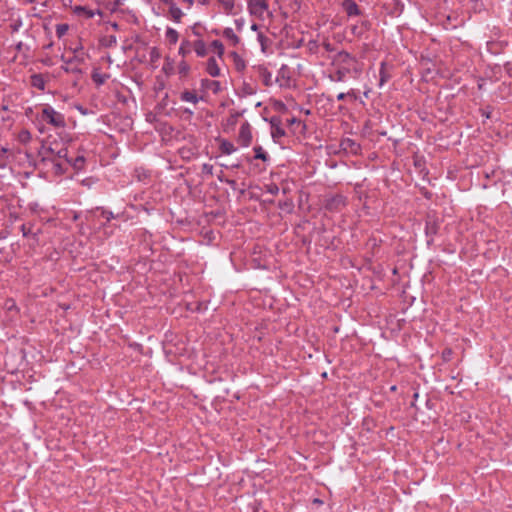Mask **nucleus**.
<instances>
[{
	"label": "nucleus",
	"mask_w": 512,
	"mask_h": 512,
	"mask_svg": "<svg viewBox=\"0 0 512 512\" xmlns=\"http://www.w3.org/2000/svg\"><path fill=\"white\" fill-rule=\"evenodd\" d=\"M440 228L438 218L433 215H428L425 222V235L427 237V244L431 245L434 242V236L437 235Z\"/></svg>",
	"instance_id": "nucleus-5"
},
{
	"label": "nucleus",
	"mask_w": 512,
	"mask_h": 512,
	"mask_svg": "<svg viewBox=\"0 0 512 512\" xmlns=\"http://www.w3.org/2000/svg\"><path fill=\"white\" fill-rule=\"evenodd\" d=\"M219 149L223 154L226 155H230L237 150L234 144L226 139H222L220 141Z\"/></svg>",
	"instance_id": "nucleus-15"
},
{
	"label": "nucleus",
	"mask_w": 512,
	"mask_h": 512,
	"mask_svg": "<svg viewBox=\"0 0 512 512\" xmlns=\"http://www.w3.org/2000/svg\"><path fill=\"white\" fill-rule=\"evenodd\" d=\"M93 79H94L95 82H98L100 84L103 83V80L100 79V77L93 76Z\"/></svg>",
	"instance_id": "nucleus-48"
},
{
	"label": "nucleus",
	"mask_w": 512,
	"mask_h": 512,
	"mask_svg": "<svg viewBox=\"0 0 512 512\" xmlns=\"http://www.w3.org/2000/svg\"><path fill=\"white\" fill-rule=\"evenodd\" d=\"M162 69L166 75L172 74L174 70L172 63L170 62L164 64Z\"/></svg>",
	"instance_id": "nucleus-34"
},
{
	"label": "nucleus",
	"mask_w": 512,
	"mask_h": 512,
	"mask_svg": "<svg viewBox=\"0 0 512 512\" xmlns=\"http://www.w3.org/2000/svg\"><path fill=\"white\" fill-rule=\"evenodd\" d=\"M88 55L86 53H76L71 58L66 59L65 56H61V61L64 62L62 69L67 73L81 74L83 73L81 65L86 61Z\"/></svg>",
	"instance_id": "nucleus-4"
},
{
	"label": "nucleus",
	"mask_w": 512,
	"mask_h": 512,
	"mask_svg": "<svg viewBox=\"0 0 512 512\" xmlns=\"http://www.w3.org/2000/svg\"><path fill=\"white\" fill-rule=\"evenodd\" d=\"M207 87L210 88L214 93H218L221 90V84L219 81L215 80H206Z\"/></svg>",
	"instance_id": "nucleus-26"
},
{
	"label": "nucleus",
	"mask_w": 512,
	"mask_h": 512,
	"mask_svg": "<svg viewBox=\"0 0 512 512\" xmlns=\"http://www.w3.org/2000/svg\"><path fill=\"white\" fill-rule=\"evenodd\" d=\"M70 50H72L73 55H75L76 53H85V52L83 51V47H82V45H79V46H77V47H75V48H70Z\"/></svg>",
	"instance_id": "nucleus-43"
},
{
	"label": "nucleus",
	"mask_w": 512,
	"mask_h": 512,
	"mask_svg": "<svg viewBox=\"0 0 512 512\" xmlns=\"http://www.w3.org/2000/svg\"><path fill=\"white\" fill-rule=\"evenodd\" d=\"M102 216L107 220V221H110L114 215L112 212H108V211H102Z\"/></svg>",
	"instance_id": "nucleus-41"
},
{
	"label": "nucleus",
	"mask_w": 512,
	"mask_h": 512,
	"mask_svg": "<svg viewBox=\"0 0 512 512\" xmlns=\"http://www.w3.org/2000/svg\"><path fill=\"white\" fill-rule=\"evenodd\" d=\"M68 31V25L67 24H58L56 26V34L60 38L64 36Z\"/></svg>",
	"instance_id": "nucleus-28"
},
{
	"label": "nucleus",
	"mask_w": 512,
	"mask_h": 512,
	"mask_svg": "<svg viewBox=\"0 0 512 512\" xmlns=\"http://www.w3.org/2000/svg\"><path fill=\"white\" fill-rule=\"evenodd\" d=\"M268 192L272 195H276L278 192H279V188L277 185L273 184V185H270L269 188H268Z\"/></svg>",
	"instance_id": "nucleus-40"
},
{
	"label": "nucleus",
	"mask_w": 512,
	"mask_h": 512,
	"mask_svg": "<svg viewBox=\"0 0 512 512\" xmlns=\"http://www.w3.org/2000/svg\"><path fill=\"white\" fill-rule=\"evenodd\" d=\"M39 155L43 161L55 162L56 160L64 159L66 162H70L68 149L57 140L43 143Z\"/></svg>",
	"instance_id": "nucleus-2"
},
{
	"label": "nucleus",
	"mask_w": 512,
	"mask_h": 512,
	"mask_svg": "<svg viewBox=\"0 0 512 512\" xmlns=\"http://www.w3.org/2000/svg\"><path fill=\"white\" fill-rule=\"evenodd\" d=\"M234 23H235L236 29L238 31H242L244 24H245L244 19L243 18L235 19Z\"/></svg>",
	"instance_id": "nucleus-37"
},
{
	"label": "nucleus",
	"mask_w": 512,
	"mask_h": 512,
	"mask_svg": "<svg viewBox=\"0 0 512 512\" xmlns=\"http://www.w3.org/2000/svg\"><path fill=\"white\" fill-rule=\"evenodd\" d=\"M184 112H185V113H188V114H190V115H192V114H193V111H192V110H190V109H187V108L184 110Z\"/></svg>",
	"instance_id": "nucleus-52"
},
{
	"label": "nucleus",
	"mask_w": 512,
	"mask_h": 512,
	"mask_svg": "<svg viewBox=\"0 0 512 512\" xmlns=\"http://www.w3.org/2000/svg\"><path fill=\"white\" fill-rule=\"evenodd\" d=\"M348 96H353V97H355L354 91H353V90H350V91H349V92H347V93H343V92L339 93V94L337 95V100H339V101H343V100H344L346 97H348Z\"/></svg>",
	"instance_id": "nucleus-35"
},
{
	"label": "nucleus",
	"mask_w": 512,
	"mask_h": 512,
	"mask_svg": "<svg viewBox=\"0 0 512 512\" xmlns=\"http://www.w3.org/2000/svg\"><path fill=\"white\" fill-rule=\"evenodd\" d=\"M41 121L55 127L64 128L66 126L65 117L62 113L56 111L50 105H44L40 115Z\"/></svg>",
	"instance_id": "nucleus-3"
},
{
	"label": "nucleus",
	"mask_w": 512,
	"mask_h": 512,
	"mask_svg": "<svg viewBox=\"0 0 512 512\" xmlns=\"http://www.w3.org/2000/svg\"><path fill=\"white\" fill-rule=\"evenodd\" d=\"M295 121H296V119H295V118H292L290 122H291V123H294Z\"/></svg>",
	"instance_id": "nucleus-56"
},
{
	"label": "nucleus",
	"mask_w": 512,
	"mask_h": 512,
	"mask_svg": "<svg viewBox=\"0 0 512 512\" xmlns=\"http://www.w3.org/2000/svg\"><path fill=\"white\" fill-rule=\"evenodd\" d=\"M258 28H259V26H258L256 23H253V24L251 25V30H253V31H257V30H258Z\"/></svg>",
	"instance_id": "nucleus-46"
},
{
	"label": "nucleus",
	"mask_w": 512,
	"mask_h": 512,
	"mask_svg": "<svg viewBox=\"0 0 512 512\" xmlns=\"http://www.w3.org/2000/svg\"><path fill=\"white\" fill-rule=\"evenodd\" d=\"M267 0H248L247 8L250 15L262 19L268 10Z\"/></svg>",
	"instance_id": "nucleus-6"
},
{
	"label": "nucleus",
	"mask_w": 512,
	"mask_h": 512,
	"mask_svg": "<svg viewBox=\"0 0 512 512\" xmlns=\"http://www.w3.org/2000/svg\"><path fill=\"white\" fill-rule=\"evenodd\" d=\"M258 70H259L260 74L265 77V84L268 85L270 77H271V74L263 66H259Z\"/></svg>",
	"instance_id": "nucleus-30"
},
{
	"label": "nucleus",
	"mask_w": 512,
	"mask_h": 512,
	"mask_svg": "<svg viewBox=\"0 0 512 512\" xmlns=\"http://www.w3.org/2000/svg\"><path fill=\"white\" fill-rule=\"evenodd\" d=\"M184 1L187 2L189 6H191L194 3V0H184Z\"/></svg>",
	"instance_id": "nucleus-53"
},
{
	"label": "nucleus",
	"mask_w": 512,
	"mask_h": 512,
	"mask_svg": "<svg viewBox=\"0 0 512 512\" xmlns=\"http://www.w3.org/2000/svg\"><path fill=\"white\" fill-rule=\"evenodd\" d=\"M266 39L267 38L264 36L263 33L258 34V40H259L263 50H264V43H265Z\"/></svg>",
	"instance_id": "nucleus-42"
},
{
	"label": "nucleus",
	"mask_w": 512,
	"mask_h": 512,
	"mask_svg": "<svg viewBox=\"0 0 512 512\" xmlns=\"http://www.w3.org/2000/svg\"><path fill=\"white\" fill-rule=\"evenodd\" d=\"M19 137H20V140H21L22 142H27V141H29V140L31 139V134H30V132H29V131H27V130H23V131L20 133Z\"/></svg>",
	"instance_id": "nucleus-33"
},
{
	"label": "nucleus",
	"mask_w": 512,
	"mask_h": 512,
	"mask_svg": "<svg viewBox=\"0 0 512 512\" xmlns=\"http://www.w3.org/2000/svg\"><path fill=\"white\" fill-rule=\"evenodd\" d=\"M223 37L232 46H237L240 42V38L235 34L232 28L227 27L222 32Z\"/></svg>",
	"instance_id": "nucleus-13"
},
{
	"label": "nucleus",
	"mask_w": 512,
	"mask_h": 512,
	"mask_svg": "<svg viewBox=\"0 0 512 512\" xmlns=\"http://www.w3.org/2000/svg\"><path fill=\"white\" fill-rule=\"evenodd\" d=\"M33 227H34L33 223L23 224L20 228L22 235L24 237L33 236L34 238H36L38 233L40 232V230L34 231Z\"/></svg>",
	"instance_id": "nucleus-16"
},
{
	"label": "nucleus",
	"mask_w": 512,
	"mask_h": 512,
	"mask_svg": "<svg viewBox=\"0 0 512 512\" xmlns=\"http://www.w3.org/2000/svg\"><path fill=\"white\" fill-rule=\"evenodd\" d=\"M202 171L207 173V174L212 175L213 174V166L210 165V164L205 163L202 166Z\"/></svg>",
	"instance_id": "nucleus-39"
},
{
	"label": "nucleus",
	"mask_w": 512,
	"mask_h": 512,
	"mask_svg": "<svg viewBox=\"0 0 512 512\" xmlns=\"http://www.w3.org/2000/svg\"><path fill=\"white\" fill-rule=\"evenodd\" d=\"M254 152H255V156H254L255 159H260L264 162L268 160V154L263 150V148L261 146H255Z\"/></svg>",
	"instance_id": "nucleus-23"
},
{
	"label": "nucleus",
	"mask_w": 512,
	"mask_h": 512,
	"mask_svg": "<svg viewBox=\"0 0 512 512\" xmlns=\"http://www.w3.org/2000/svg\"><path fill=\"white\" fill-rule=\"evenodd\" d=\"M218 179H219L220 182H224L225 183V179L226 178H224L222 175H219Z\"/></svg>",
	"instance_id": "nucleus-51"
},
{
	"label": "nucleus",
	"mask_w": 512,
	"mask_h": 512,
	"mask_svg": "<svg viewBox=\"0 0 512 512\" xmlns=\"http://www.w3.org/2000/svg\"><path fill=\"white\" fill-rule=\"evenodd\" d=\"M482 115L485 116L486 118H490V112H482Z\"/></svg>",
	"instance_id": "nucleus-50"
},
{
	"label": "nucleus",
	"mask_w": 512,
	"mask_h": 512,
	"mask_svg": "<svg viewBox=\"0 0 512 512\" xmlns=\"http://www.w3.org/2000/svg\"><path fill=\"white\" fill-rule=\"evenodd\" d=\"M221 5L223 12L227 15H236L240 11V6L236 0H216Z\"/></svg>",
	"instance_id": "nucleus-9"
},
{
	"label": "nucleus",
	"mask_w": 512,
	"mask_h": 512,
	"mask_svg": "<svg viewBox=\"0 0 512 512\" xmlns=\"http://www.w3.org/2000/svg\"><path fill=\"white\" fill-rule=\"evenodd\" d=\"M75 12L78 13V14H83L85 15L87 18H93L94 15H95V12L93 10H90L86 7H83V6H77L75 8Z\"/></svg>",
	"instance_id": "nucleus-25"
},
{
	"label": "nucleus",
	"mask_w": 512,
	"mask_h": 512,
	"mask_svg": "<svg viewBox=\"0 0 512 512\" xmlns=\"http://www.w3.org/2000/svg\"><path fill=\"white\" fill-rule=\"evenodd\" d=\"M31 84L39 90L43 91L45 89V80L41 74L32 75Z\"/></svg>",
	"instance_id": "nucleus-17"
},
{
	"label": "nucleus",
	"mask_w": 512,
	"mask_h": 512,
	"mask_svg": "<svg viewBox=\"0 0 512 512\" xmlns=\"http://www.w3.org/2000/svg\"><path fill=\"white\" fill-rule=\"evenodd\" d=\"M68 163L71 164L75 169H81L84 164V157L78 156L77 158L74 159V161L70 160V162Z\"/></svg>",
	"instance_id": "nucleus-27"
},
{
	"label": "nucleus",
	"mask_w": 512,
	"mask_h": 512,
	"mask_svg": "<svg viewBox=\"0 0 512 512\" xmlns=\"http://www.w3.org/2000/svg\"><path fill=\"white\" fill-rule=\"evenodd\" d=\"M347 204V199L341 194L328 197L325 200V208L329 211H339Z\"/></svg>",
	"instance_id": "nucleus-7"
},
{
	"label": "nucleus",
	"mask_w": 512,
	"mask_h": 512,
	"mask_svg": "<svg viewBox=\"0 0 512 512\" xmlns=\"http://www.w3.org/2000/svg\"><path fill=\"white\" fill-rule=\"evenodd\" d=\"M239 167V164H233L232 165V168H238Z\"/></svg>",
	"instance_id": "nucleus-54"
},
{
	"label": "nucleus",
	"mask_w": 512,
	"mask_h": 512,
	"mask_svg": "<svg viewBox=\"0 0 512 512\" xmlns=\"http://www.w3.org/2000/svg\"><path fill=\"white\" fill-rule=\"evenodd\" d=\"M358 61L350 53L346 51L338 52L332 60V67L334 71L329 74V78L334 82L345 81L347 75L352 73L359 74L360 70L357 68Z\"/></svg>",
	"instance_id": "nucleus-1"
},
{
	"label": "nucleus",
	"mask_w": 512,
	"mask_h": 512,
	"mask_svg": "<svg viewBox=\"0 0 512 512\" xmlns=\"http://www.w3.org/2000/svg\"><path fill=\"white\" fill-rule=\"evenodd\" d=\"M206 71L212 77L220 76V68H219L217 61L214 57H210L207 60Z\"/></svg>",
	"instance_id": "nucleus-12"
},
{
	"label": "nucleus",
	"mask_w": 512,
	"mask_h": 512,
	"mask_svg": "<svg viewBox=\"0 0 512 512\" xmlns=\"http://www.w3.org/2000/svg\"><path fill=\"white\" fill-rule=\"evenodd\" d=\"M285 135V131L281 127H275L272 131L273 137H282Z\"/></svg>",
	"instance_id": "nucleus-36"
},
{
	"label": "nucleus",
	"mask_w": 512,
	"mask_h": 512,
	"mask_svg": "<svg viewBox=\"0 0 512 512\" xmlns=\"http://www.w3.org/2000/svg\"><path fill=\"white\" fill-rule=\"evenodd\" d=\"M53 164V168L57 174L64 173L65 169L63 168L62 164L56 160L55 162H51Z\"/></svg>",
	"instance_id": "nucleus-32"
},
{
	"label": "nucleus",
	"mask_w": 512,
	"mask_h": 512,
	"mask_svg": "<svg viewBox=\"0 0 512 512\" xmlns=\"http://www.w3.org/2000/svg\"><path fill=\"white\" fill-rule=\"evenodd\" d=\"M169 13H170V16L171 18L175 21V22H180L181 21V18L183 16V12L182 10L177 7L174 3L170 5V8H169Z\"/></svg>",
	"instance_id": "nucleus-19"
},
{
	"label": "nucleus",
	"mask_w": 512,
	"mask_h": 512,
	"mask_svg": "<svg viewBox=\"0 0 512 512\" xmlns=\"http://www.w3.org/2000/svg\"><path fill=\"white\" fill-rule=\"evenodd\" d=\"M342 7L349 17L361 14V10L354 0H343Z\"/></svg>",
	"instance_id": "nucleus-10"
},
{
	"label": "nucleus",
	"mask_w": 512,
	"mask_h": 512,
	"mask_svg": "<svg viewBox=\"0 0 512 512\" xmlns=\"http://www.w3.org/2000/svg\"><path fill=\"white\" fill-rule=\"evenodd\" d=\"M341 145L344 147V149H350L352 152H356L359 148V145H357L352 139L343 140Z\"/></svg>",
	"instance_id": "nucleus-24"
},
{
	"label": "nucleus",
	"mask_w": 512,
	"mask_h": 512,
	"mask_svg": "<svg viewBox=\"0 0 512 512\" xmlns=\"http://www.w3.org/2000/svg\"><path fill=\"white\" fill-rule=\"evenodd\" d=\"M192 41L188 39H183L180 43V47L178 50L179 55L183 58L187 57L192 52Z\"/></svg>",
	"instance_id": "nucleus-14"
},
{
	"label": "nucleus",
	"mask_w": 512,
	"mask_h": 512,
	"mask_svg": "<svg viewBox=\"0 0 512 512\" xmlns=\"http://www.w3.org/2000/svg\"><path fill=\"white\" fill-rule=\"evenodd\" d=\"M236 67L238 70L243 69L245 67L244 62L242 60H239L236 62Z\"/></svg>",
	"instance_id": "nucleus-45"
},
{
	"label": "nucleus",
	"mask_w": 512,
	"mask_h": 512,
	"mask_svg": "<svg viewBox=\"0 0 512 512\" xmlns=\"http://www.w3.org/2000/svg\"><path fill=\"white\" fill-rule=\"evenodd\" d=\"M192 49L198 57H205L208 54V47L202 39H197L192 42Z\"/></svg>",
	"instance_id": "nucleus-11"
},
{
	"label": "nucleus",
	"mask_w": 512,
	"mask_h": 512,
	"mask_svg": "<svg viewBox=\"0 0 512 512\" xmlns=\"http://www.w3.org/2000/svg\"><path fill=\"white\" fill-rule=\"evenodd\" d=\"M252 142L251 127L248 122H244L239 130L238 143L243 147H248Z\"/></svg>",
	"instance_id": "nucleus-8"
},
{
	"label": "nucleus",
	"mask_w": 512,
	"mask_h": 512,
	"mask_svg": "<svg viewBox=\"0 0 512 512\" xmlns=\"http://www.w3.org/2000/svg\"><path fill=\"white\" fill-rule=\"evenodd\" d=\"M352 32L355 35H360V32H357V27L356 26L352 28Z\"/></svg>",
	"instance_id": "nucleus-49"
},
{
	"label": "nucleus",
	"mask_w": 512,
	"mask_h": 512,
	"mask_svg": "<svg viewBox=\"0 0 512 512\" xmlns=\"http://www.w3.org/2000/svg\"><path fill=\"white\" fill-rule=\"evenodd\" d=\"M387 78H388V76L385 73V63L382 62L381 68H380V86H382L384 84V82L387 81Z\"/></svg>",
	"instance_id": "nucleus-31"
},
{
	"label": "nucleus",
	"mask_w": 512,
	"mask_h": 512,
	"mask_svg": "<svg viewBox=\"0 0 512 512\" xmlns=\"http://www.w3.org/2000/svg\"><path fill=\"white\" fill-rule=\"evenodd\" d=\"M240 116H242V112H231L230 117L228 118V123L231 125H235Z\"/></svg>",
	"instance_id": "nucleus-29"
},
{
	"label": "nucleus",
	"mask_w": 512,
	"mask_h": 512,
	"mask_svg": "<svg viewBox=\"0 0 512 512\" xmlns=\"http://www.w3.org/2000/svg\"><path fill=\"white\" fill-rule=\"evenodd\" d=\"M211 47L215 50L217 56L222 58L224 55V45L219 40H214L211 42Z\"/></svg>",
	"instance_id": "nucleus-21"
},
{
	"label": "nucleus",
	"mask_w": 512,
	"mask_h": 512,
	"mask_svg": "<svg viewBox=\"0 0 512 512\" xmlns=\"http://www.w3.org/2000/svg\"><path fill=\"white\" fill-rule=\"evenodd\" d=\"M180 98L182 101L191 102L193 104L198 103L200 99L194 92L189 90H185L184 92H182Z\"/></svg>",
	"instance_id": "nucleus-18"
},
{
	"label": "nucleus",
	"mask_w": 512,
	"mask_h": 512,
	"mask_svg": "<svg viewBox=\"0 0 512 512\" xmlns=\"http://www.w3.org/2000/svg\"><path fill=\"white\" fill-rule=\"evenodd\" d=\"M193 33H194L195 35L199 36L198 31H195V30H194V31H193Z\"/></svg>",
	"instance_id": "nucleus-55"
},
{
	"label": "nucleus",
	"mask_w": 512,
	"mask_h": 512,
	"mask_svg": "<svg viewBox=\"0 0 512 512\" xmlns=\"http://www.w3.org/2000/svg\"><path fill=\"white\" fill-rule=\"evenodd\" d=\"M6 149H3L0 153V168H4L6 166Z\"/></svg>",
	"instance_id": "nucleus-38"
},
{
	"label": "nucleus",
	"mask_w": 512,
	"mask_h": 512,
	"mask_svg": "<svg viewBox=\"0 0 512 512\" xmlns=\"http://www.w3.org/2000/svg\"><path fill=\"white\" fill-rule=\"evenodd\" d=\"M190 72V65L183 59L178 64V73L181 77H186Z\"/></svg>",
	"instance_id": "nucleus-20"
},
{
	"label": "nucleus",
	"mask_w": 512,
	"mask_h": 512,
	"mask_svg": "<svg viewBox=\"0 0 512 512\" xmlns=\"http://www.w3.org/2000/svg\"><path fill=\"white\" fill-rule=\"evenodd\" d=\"M225 183L228 184L230 187L235 188L236 181L231 179H225Z\"/></svg>",
	"instance_id": "nucleus-44"
},
{
	"label": "nucleus",
	"mask_w": 512,
	"mask_h": 512,
	"mask_svg": "<svg viewBox=\"0 0 512 512\" xmlns=\"http://www.w3.org/2000/svg\"><path fill=\"white\" fill-rule=\"evenodd\" d=\"M166 38L171 44H175L179 39V34L175 29L168 28L166 30Z\"/></svg>",
	"instance_id": "nucleus-22"
},
{
	"label": "nucleus",
	"mask_w": 512,
	"mask_h": 512,
	"mask_svg": "<svg viewBox=\"0 0 512 512\" xmlns=\"http://www.w3.org/2000/svg\"><path fill=\"white\" fill-rule=\"evenodd\" d=\"M93 79H94L95 82H98L100 84L103 83V80L100 79V77L93 76Z\"/></svg>",
	"instance_id": "nucleus-47"
}]
</instances>
